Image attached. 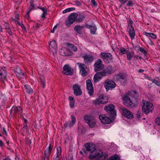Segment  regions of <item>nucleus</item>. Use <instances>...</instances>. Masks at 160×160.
<instances>
[{
  "label": "nucleus",
  "instance_id": "423d86ee",
  "mask_svg": "<svg viewBox=\"0 0 160 160\" xmlns=\"http://www.w3.org/2000/svg\"><path fill=\"white\" fill-rule=\"evenodd\" d=\"M108 96L101 95L98 99L93 100V102L95 105H97L106 103L108 102Z\"/></svg>",
  "mask_w": 160,
  "mask_h": 160
},
{
  "label": "nucleus",
  "instance_id": "a19ab883",
  "mask_svg": "<svg viewBox=\"0 0 160 160\" xmlns=\"http://www.w3.org/2000/svg\"><path fill=\"white\" fill-rule=\"evenodd\" d=\"M41 83L42 85V87L44 88L45 86L46 82L44 78L43 77L40 78Z\"/></svg>",
  "mask_w": 160,
  "mask_h": 160
},
{
  "label": "nucleus",
  "instance_id": "8fccbe9b",
  "mask_svg": "<svg viewBox=\"0 0 160 160\" xmlns=\"http://www.w3.org/2000/svg\"><path fill=\"white\" fill-rule=\"evenodd\" d=\"M75 3L77 5V6L81 5V2L80 0H75L74 1Z\"/></svg>",
  "mask_w": 160,
  "mask_h": 160
},
{
  "label": "nucleus",
  "instance_id": "9d476101",
  "mask_svg": "<svg viewBox=\"0 0 160 160\" xmlns=\"http://www.w3.org/2000/svg\"><path fill=\"white\" fill-rule=\"evenodd\" d=\"M104 85L107 91L116 87V84L115 82L112 80L109 79H107L105 81L104 83Z\"/></svg>",
  "mask_w": 160,
  "mask_h": 160
},
{
  "label": "nucleus",
  "instance_id": "c756f323",
  "mask_svg": "<svg viewBox=\"0 0 160 160\" xmlns=\"http://www.w3.org/2000/svg\"><path fill=\"white\" fill-rule=\"evenodd\" d=\"M84 28V27L83 26L76 25L74 27V30L77 33L81 34L82 33V31Z\"/></svg>",
  "mask_w": 160,
  "mask_h": 160
},
{
  "label": "nucleus",
  "instance_id": "412c9836",
  "mask_svg": "<svg viewBox=\"0 0 160 160\" xmlns=\"http://www.w3.org/2000/svg\"><path fill=\"white\" fill-rule=\"evenodd\" d=\"M13 113L14 115L18 114H21L22 113V111L19 106L13 107L10 110V114Z\"/></svg>",
  "mask_w": 160,
  "mask_h": 160
},
{
  "label": "nucleus",
  "instance_id": "de8ad7c7",
  "mask_svg": "<svg viewBox=\"0 0 160 160\" xmlns=\"http://www.w3.org/2000/svg\"><path fill=\"white\" fill-rule=\"evenodd\" d=\"M38 8H40L42 10L43 12H44V13H47V9L46 8H45L44 7H42V8L38 7Z\"/></svg>",
  "mask_w": 160,
  "mask_h": 160
},
{
  "label": "nucleus",
  "instance_id": "bf43d9fd",
  "mask_svg": "<svg viewBox=\"0 0 160 160\" xmlns=\"http://www.w3.org/2000/svg\"><path fill=\"white\" fill-rule=\"evenodd\" d=\"M21 26L23 30H25L26 29V27H25V26H24V25L23 24H22Z\"/></svg>",
  "mask_w": 160,
  "mask_h": 160
},
{
  "label": "nucleus",
  "instance_id": "6e6d98bb",
  "mask_svg": "<svg viewBox=\"0 0 160 160\" xmlns=\"http://www.w3.org/2000/svg\"><path fill=\"white\" fill-rule=\"evenodd\" d=\"M57 28V25H56L53 28V29H52V30H51V32H52V33H54V31H55V29H56Z\"/></svg>",
  "mask_w": 160,
  "mask_h": 160
},
{
  "label": "nucleus",
  "instance_id": "bb28decb",
  "mask_svg": "<svg viewBox=\"0 0 160 160\" xmlns=\"http://www.w3.org/2000/svg\"><path fill=\"white\" fill-rule=\"evenodd\" d=\"M128 32L131 39H134L135 35V32L134 28L132 27V25H131L129 28H128Z\"/></svg>",
  "mask_w": 160,
  "mask_h": 160
},
{
  "label": "nucleus",
  "instance_id": "f3484780",
  "mask_svg": "<svg viewBox=\"0 0 160 160\" xmlns=\"http://www.w3.org/2000/svg\"><path fill=\"white\" fill-rule=\"evenodd\" d=\"M7 69L4 67L0 69V81L4 82L6 80Z\"/></svg>",
  "mask_w": 160,
  "mask_h": 160
},
{
  "label": "nucleus",
  "instance_id": "dca6fc26",
  "mask_svg": "<svg viewBox=\"0 0 160 160\" xmlns=\"http://www.w3.org/2000/svg\"><path fill=\"white\" fill-rule=\"evenodd\" d=\"M62 73L65 75H72L73 74V69L70 67L68 65L64 66Z\"/></svg>",
  "mask_w": 160,
  "mask_h": 160
},
{
  "label": "nucleus",
  "instance_id": "393cba45",
  "mask_svg": "<svg viewBox=\"0 0 160 160\" xmlns=\"http://www.w3.org/2000/svg\"><path fill=\"white\" fill-rule=\"evenodd\" d=\"M14 72L18 77L22 78L24 77V73L22 71L20 68L18 67L15 68L14 70Z\"/></svg>",
  "mask_w": 160,
  "mask_h": 160
},
{
  "label": "nucleus",
  "instance_id": "37998d69",
  "mask_svg": "<svg viewBox=\"0 0 160 160\" xmlns=\"http://www.w3.org/2000/svg\"><path fill=\"white\" fill-rule=\"evenodd\" d=\"M5 29L7 30V32L11 30V29L9 27V25L7 23H5L4 25Z\"/></svg>",
  "mask_w": 160,
  "mask_h": 160
},
{
  "label": "nucleus",
  "instance_id": "49530a36",
  "mask_svg": "<svg viewBox=\"0 0 160 160\" xmlns=\"http://www.w3.org/2000/svg\"><path fill=\"white\" fill-rule=\"evenodd\" d=\"M155 122L156 124L160 126V118L158 117L155 119Z\"/></svg>",
  "mask_w": 160,
  "mask_h": 160
},
{
  "label": "nucleus",
  "instance_id": "4c0bfd02",
  "mask_svg": "<svg viewBox=\"0 0 160 160\" xmlns=\"http://www.w3.org/2000/svg\"><path fill=\"white\" fill-rule=\"evenodd\" d=\"M69 47L72 49V50L75 52L77 51V48L76 46H75L74 45L72 44L69 43L68 44Z\"/></svg>",
  "mask_w": 160,
  "mask_h": 160
},
{
  "label": "nucleus",
  "instance_id": "603ef678",
  "mask_svg": "<svg viewBox=\"0 0 160 160\" xmlns=\"http://www.w3.org/2000/svg\"><path fill=\"white\" fill-rule=\"evenodd\" d=\"M74 101L70 102V105L71 108H72L74 107Z\"/></svg>",
  "mask_w": 160,
  "mask_h": 160
},
{
  "label": "nucleus",
  "instance_id": "13d9d810",
  "mask_svg": "<svg viewBox=\"0 0 160 160\" xmlns=\"http://www.w3.org/2000/svg\"><path fill=\"white\" fill-rule=\"evenodd\" d=\"M122 4H124L125 3V2L124 1V0H118Z\"/></svg>",
  "mask_w": 160,
  "mask_h": 160
},
{
  "label": "nucleus",
  "instance_id": "6e6552de",
  "mask_svg": "<svg viewBox=\"0 0 160 160\" xmlns=\"http://www.w3.org/2000/svg\"><path fill=\"white\" fill-rule=\"evenodd\" d=\"M94 154H91L89 155V158L91 159H96L98 160H103L104 157L103 153L101 150L95 151Z\"/></svg>",
  "mask_w": 160,
  "mask_h": 160
},
{
  "label": "nucleus",
  "instance_id": "39448f33",
  "mask_svg": "<svg viewBox=\"0 0 160 160\" xmlns=\"http://www.w3.org/2000/svg\"><path fill=\"white\" fill-rule=\"evenodd\" d=\"M115 106L113 104H108L104 107V110L109 113L111 116L114 118L116 116V112L114 109Z\"/></svg>",
  "mask_w": 160,
  "mask_h": 160
},
{
  "label": "nucleus",
  "instance_id": "a878e982",
  "mask_svg": "<svg viewBox=\"0 0 160 160\" xmlns=\"http://www.w3.org/2000/svg\"><path fill=\"white\" fill-rule=\"evenodd\" d=\"M86 27L90 30V33L91 34H94L97 30V28L96 25H88V24H86Z\"/></svg>",
  "mask_w": 160,
  "mask_h": 160
},
{
  "label": "nucleus",
  "instance_id": "4d7b16f0",
  "mask_svg": "<svg viewBox=\"0 0 160 160\" xmlns=\"http://www.w3.org/2000/svg\"><path fill=\"white\" fill-rule=\"evenodd\" d=\"M47 13H44V12L41 15V17L42 18H45L46 17V15H47Z\"/></svg>",
  "mask_w": 160,
  "mask_h": 160
},
{
  "label": "nucleus",
  "instance_id": "09e8293b",
  "mask_svg": "<svg viewBox=\"0 0 160 160\" xmlns=\"http://www.w3.org/2000/svg\"><path fill=\"white\" fill-rule=\"evenodd\" d=\"M91 2L92 5L94 6H96L97 5V3L95 0H91Z\"/></svg>",
  "mask_w": 160,
  "mask_h": 160
},
{
  "label": "nucleus",
  "instance_id": "0e129e2a",
  "mask_svg": "<svg viewBox=\"0 0 160 160\" xmlns=\"http://www.w3.org/2000/svg\"><path fill=\"white\" fill-rule=\"evenodd\" d=\"M3 145V142L2 141L0 140V147H1Z\"/></svg>",
  "mask_w": 160,
  "mask_h": 160
},
{
  "label": "nucleus",
  "instance_id": "774afa93",
  "mask_svg": "<svg viewBox=\"0 0 160 160\" xmlns=\"http://www.w3.org/2000/svg\"><path fill=\"white\" fill-rule=\"evenodd\" d=\"M129 22H130V23H131V24H132V21L131 20H129Z\"/></svg>",
  "mask_w": 160,
  "mask_h": 160
},
{
  "label": "nucleus",
  "instance_id": "69168bd1",
  "mask_svg": "<svg viewBox=\"0 0 160 160\" xmlns=\"http://www.w3.org/2000/svg\"><path fill=\"white\" fill-rule=\"evenodd\" d=\"M17 21L18 24L20 26H21V25L22 24V23H20V22H19L18 21Z\"/></svg>",
  "mask_w": 160,
  "mask_h": 160
},
{
  "label": "nucleus",
  "instance_id": "7c9ffc66",
  "mask_svg": "<svg viewBox=\"0 0 160 160\" xmlns=\"http://www.w3.org/2000/svg\"><path fill=\"white\" fill-rule=\"evenodd\" d=\"M49 48L52 49H53L55 50L57 49V45L56 41L55 40L50 42L49 45Z\"/></svg>",
  "mask_w": 160,
  "mask_h": 160
},
{
  "label": "nucleus",
  "instance_id": "b1692460",
  "mask_svg": "<svg viewBox=\"0 0 160 160\" xmlns=\"http://www.w3.org/2000/svg\"><path fill=\"white\" fill-rule=\"evenodd\" d=\"M100 57L104 61L108 60H111L113 58L111 54L108 52H102L100 54Z\"/></svg>",
  "mask_w": 160,
  "mask_h": 160
},
{
  "label": "nucleus",
  "instance_id": "052dcab7",
  "mask_svg": "<svg viewBox=\"0 0 160 160\" xmlns=\"http://www.w3.org/2000/svg\"><path fill=\"white\" fill-rule=\"evenodd\" d=\"M8 32L9 35H12V33L11 31V30L8 31Z\"/></svg>",
  "mask_w": 160,
  "mask_h": 160
},
{
  "label": "nucleus",
  "instance_id": "2f4dec72",
  "mask_svg": "<svg viewBox=\"0 0 160 160\" xmlns=\"http://www.w3.org/2000/svg\"><path fill=\"white\" fill-rule=\"evenodd\" d=\"M144 34L147 36L153 39H156L157 38L156 35L153 33H148L146 32H143Z\"/></svg>",
  "mask_w": 160,
  "mask_h": 160
},
{
  "label": "nucleus",
  "instance_id": "c85d7f7f",
  "mask_svg": "<svg viewBox=\"0 0 160 160\" xmlns=\"http://www.w3.org/2000/svg\"><path fill=\"white\" fill-rule=\"evenodd\" d=\"M57 152H56L57 156L55 158H53L52 160H60L59 156L61 155V147H58L57 148Z\"/></svg>",
  "mask_w": 160,
  "mask_h": 160
},
{
  "label": "nucleus",
  "instance_id": "a18cd8bd",
  "mask_svg": "<svg viewBox=\"0 0 160 160\" xmlns=\"http://www.w3.org/2000/svg\"><path fill=\"white\" fill-rule=\"evenodd\" d=\"M128 2L127 3L128 6H132L134 5L133 2L131 0L128 1Z\"/></svg>",
  "mask_w": 160,
  "mask_h": 160
},
{
  "label": "nucleus",
  "instance_id": "6ab92c4d",
  "mask_svg": "<svg viewBox=\"0 0 160 160\" xmlns=\"http://www.w3.org/2000/svg\"><path fill=\"white\" fill-rule=\"evenodd\" d=\"M122 114L123 116L128 118L132 119L133 118V115L129 110L125 108H122Z\"/></svg>",
  "mask_w": 160,
  "mask_h": 160
},
{
  "label": "nucleus",
  "instance_id": "7ed1b4c3",
  "mask_svg": "<svg viewBox=\"0 0 160 160\" xmlns=\"http://www.w3.org/2000/svg\"><path fill=\"white\" fill-rule=\"evenodd\" d=\"M141 106L142 111L146 114H148L153 109L152 104L143 99L142 100Z\"/></svg>",
  "mask_w": 160,
  "mask_h": 160
},
{
  "label": "nucleus",
  "instance_id": "a211bd4d",
  "mask_svg": "<svg viewBox=\"0 0 160 160\" xmlns=\"http://www.w3.org/2000/svg\"><path fill=\"white\" fill-rule=\"evenodd\" d=\"M99 118L102 123L104 124L110 123L112 122V120L105 115L102 114L99 116Z\"/></svg>",
  "mask_w": 160,
  "mask_h": 160
},
{
  "label": "nucleus",
  "instance_id": "9b49d317",
  "mask_svg": "<svg viewBox=\"0 0 160 160\" xmlns=\"http://www.w3.org/2000/svg\"><path fill=\"white\" fill-rule=\"evenodd\" d=\"M77 64L80 70V74L82 77H84L86 76L88 73L86 70V69L87 68L86 65L83 63L80 62H78Z\"/></svg>",
  "mask_w": 160,
  "mask_h": 160
},
{
  "label": "nucleus",
  "instance_id": "79ce46f5",
  "mask_svg": "<svg viewBox=\"0 0 160 160\" xmlns=\"http://www.w3.org/2000/svg\"><path fill=\"white\" fill-rule=\"evenodd\" d=\"M138 50L143 53L145 56H146L147 55V52L145 50L142 48H139Z\"/></svg>",
  "mask_w": 160,
  "mask_h": 160
},
{
  "label": "nucleus",
  "instance_id": "3c124183",
  "mask_svg": "<svg viewBox=\"0 0 160 160\" xmlns=\"http://www.w3.org/2000/svg\"><path fill=\"white\" fill-rule=\"evenodd\" d=\"M2 133H4L6 136L7 135V131H6L4 128H2Z\"/></svg>",
  "mask_w": 160,
  "mask_h": 160
},
{
  "label": "nucleus",
  "instance_id": "5fc2aeb1",
  "mask_svg": "<svg viewBox=\"0 0 160 160\" xmlns=\"http://www.w3.org/2000/svg\"><path fill=\"white\" fill-rule=\"evenodd\" d=\"M69 99L70 102L73 101L74 98L72 96H70L69 97Z\"/></svg>",
  "mask_w": 160,
  "mask_h": 160
},
{
  "label": "nucleus",
  "instance_id": "2eb2a0df",
  "mask_svg": "<svg viewBox=\"0 0 160 160\" xmlns=\"http://www.w3.org/2000/svg\"><path fill=\"white\" fill-rule=\"evenodd\" d=\"M73 93L76 96L81 95L82 94V92L81 88V86L78 84H75L73 86Z\"/></svg>",
  "mask_w": 160,
  "mask_h": 160
},
{
  "label": "nucleus",
  "instance_id": "e433bc0d",
  "mask_svg": "<svg viewBox=\"0 0 160 160\" xmlns=\"http://www.w3.org/2000/svg\"><path fill=\"white\" fill-rule=\"evenodd\" d=\"M75 9V8H67L65 9V10H63L62 11V13H65L67 12H70L71 11H74Z\"/></svg>",
  "mask_w": 160,
  "mask_h": 160
},
{
  "label": "nucleus",
  "instance_id": "4468645a",
  "mask_svg": "<svg viewBox=\"0 0 160 160\" xmlns=\"http://www.w3.org/2000/svg\"><path fill=\"white\" fill-rule=\"evenodd\" d=\"M84 61L86 64H90L94 60V57L91 54H85L82 56Z\"/></svg>",
  "mask_w": 160,
  "mask_h": 160
},
{
  "label": "nucleus",
  "instance_id": "20e7f679",
  "mask_svg": "<svg viewBox=\"0 0 160 160\" xmlns=\"http://www.w3.org/2000/svg\"><path fill=\"white\" fill-rule=\"evenodd\" d=\"M122 99L124 105L128 108H131L136 106V104L132 103L128 94H125Z\"/></svg>",
  "mask_w": 160,
  "mask_h": 160
},
{
  "label": "nucleus",
  "instance_id": "f704fd0d",
  "mask_svg": "<svg viewBox=\"0 0 160 160\" xmlns=\"http://www.w3.org/2000/svg\"><path fill=\"white\" fill-rule=\"evenodd\" d=\"M30 5L29 7V10L28 12H27V13L26 17L28 19L29 18V14L30 12L34 8V5L33 3H30Z\"/></svg>",
  "mask_w": 160,
  "mask_h": 160
},
{
  "label": "nucleus",
  "instance_id": "f257e3e1",
  "mask_svg": "<svg viewBox=\"0 0 160 160\" xmlns=\"http://www.w3.org/2000/svg\"><path fill=\"white\" fill-rule=\"evenodd\" d=\"M78 14L75 13H72L68 17L65 21V24L67 26H70L75 21L78 22H82L86 18L84 15H80L78 17Z\"/></svg>",
  "mask_w": 160,
  "mask_h": 160
},
{
  "label": "nucleus",
  "instance_id": "680f3d73",
  "mask_svg": "<svg viewBox=\"0 0 160 160\" xmlns=\"http://www.w3.org/2000/svg\"><path fill=\"white\" fill-rule=\"evenodd\" d=\"M144 71V70L143 69H140L138 70V72L139 73H141Z\"/></svg>",
  "mask_w": 160,
  "mask_h": 160
},
{
  "label": "nucleus",
  "instance_id": "ddd939ff",
  "mask_svg": "<svg viewBox=\"0 0 160 160\" xmlns=\"http://www.w3.org/2000/svg\"><path fill=\"white\" fill-rule=\"evenodd\" d=\"M86 83L87 89L88 93L89 95L92 96L94 93V90L92 82L90 79H88L87 80Z\"/></svg>",
  "mask_w": 160,
  "mask_h": 160
},
{
  "label": "nucleus",
  "instance_id": "338daca9",
  "mask_svg": "<svg viewBox=\"0 0 160 160\" xmlns=\"http://www.w3.org/2000/svg\"><path fill=\"white\" fill-rule=\"evenodd\" d=\"M19 17V16L18 15H16L15 16V18L16 19H18Z\"/></svg>",
  "mask_w": 160,
  "mask_h": 160
},
{
  "label": "nucleus",
  "instance_id": "cd10ccee",
  "mask_svg": "<svg viewBox=\"0 0 160 160\" xmlns=\"http://www.w3.org/2000/svg\"><path fill=\"white\" fill-rule=\"evenodd\" d=\"M60 54L63 56H68L70 55L68 49L66 48L61 49L59 51Z\"/></svg>",
  "mask_w": 160,
  "mask_h": 160
},
{
  "label": "nucleus",
  "instance_id": "e2e57ef3",
  "mask_svg": "<svg viewBox=\"0 0 160 160\" xmlns=\"http://www.w3.org/2000/svg\"><path fill=\"white\" fill-rule=\"evenodd\" d=\"M149 44L150 45H153L154 44V43L152 41H151V40H150Z\"/></svg>",
  "mask_w": 160,
  "mask_h": 160
},
{
  "label": "nucleus",
  "instance_id": "58836bf2",
  "mask_svg": "<svg viewBox=\"0 0 160 160\" xmlns=\"http://www.w3.org/2000/svg\"><path fill=\"white\" fill-rule=\"evenodd\" d=\"M127 52V50L124 48H122L120 49L119 52V54L121 55H122L123 54L126 53Z\"/></svg>",
  "mask_w": 160,
  "mask_h": 160
},
{
  "label": "nucleus",
  "instance_id": "c9c22d12",
  "mask_svg": "<svg viewBox=\"0 0 160 160\" xmlns=\"http://www.w3.org/2000/svg\"><path fill=\"white\" fill-rule=\"evenodd\" d=\"M159 77H157L155 79H152V81L157 86H160V82L159 81Z\"/></svg>",
  "mask_w": 160,
  "mask_h": 160
},
{
  "label": "nucleus",
  "instance_id": "0eeeda50",
  "mask_svg": "<svg viewBox=\"0 0 160 160\" xmlns=\"http://www.w3.org/2000/svg\"><path fill=\"white\" fill-rule=\"evenodd\" d=\"M117 81L120 82L121 84L125 85L128 81V75L124 73H119L116 75Z\"/></svg>",
  "mask_w": 160,
  "mask_h": 160
},
{
  "label": "nucleus",
  "instance_id": "864d4df0",
  "mask_svg": "<svg viewBox=\"0 0 160 160\" xmlns=\"http://www.w3.org/2000/svg\"><path fill=\"white\" fill-rule=\"evenodd\" d=\"M28 128V126L27 124L24 125L23 127V129H24L23 130L27 131V129Z\"/></svg>",
  "mask_w": 160,
  "mask_h": 160
},
{
  "label": "nucleus",
  "instance_id": "72a5a7b5",
  "mask_svg": "<svg viewBox=\"0 0 160 160\" xmlns=\"http://www.w3.org/2000/svg\"><path fill=\"white\" fill-rule=\"evenodd\" d=\"M120 158L118 155L116 154L113 156L110 157L107 160H120Z\"/></svg>",
  "mask_w": 160,
  "mask_h": 160
},
{
  "label": "nucleus",
  "instance_id": "f03ea898",
  "mask_svg": "<svg viewBox=\"0 0 160 160\" xmlns=\"http://www.w3.org/2000/svg\"><path fill=\"white\" fill-rule=\"evenodd\" d=\"M114 72V71L111 66H108L102 72H97L94 76L93 79L95 83L98 82L102 77H105L107 75H109Z\"/></svg>",
  "mask_w": 160,
  "mask_h": 160
},
{
  "label": "nucleus",
  "instance_id": "aec40b11",
  "mask_svg": "<svg viewBox=\"0 0 160 160\" xmlns=\"http://www.w3.org/2000/svg\"><path fill=\"white\" fill-rule=\"evenodd\" d=\"M52 148L51 147V144H49L48 149L44 151V157H43L42 160H49V156Z\"/></svg>",
  "mask_w": 160,
  "mask_h": 160
},
{
  "label": "nucleus",
  "instance_id": "ea45409f",
  "mask_svg": "<svg viewBox=\"0 0 160 160\" xmlns=\"http://www.w3.org/2000/svg\"><path fill=\"white\" fill-rule=\"evenodd\" d=\"M133 55V53L132 52H128L127 54V59L129 61H130L132 56Z\"/></svg>",
  "mask_w": 160,
  "mask_h": 160
},
{
  "label": "nucleus",
  "instance_id": "5701e85b",
  "mask_svg": "<svg viewBox=\"0 0 160 160\" xmlns=\"http://www.w3.org/2000/svg\"><path fill=\"white\" fill-rule=\"evenodd\" d=\"M85 147L87 150L92 154H93L96 149L95 145L92 144L87 143L85 144Z\"/></svg>",
  "mask_w": 160,
  "mask_h": 160
},
{
  "label": "nucleus",
  "instance_id": "f8f14e48",
  "mask_svg": "<svg viewBox=\"0 0 160 160\" xmlns=\"http://www.w3.org/2000/svg\"><path fill=\"white\" fill-rule=\"evenodd\" d=\"M84 119L85 122L88 123L90 127L93 128L95 126L96 122L93 117L86 116L84 117Z\"/></svg>",
  "mask_w": 160,
  "mask_h": 160
},
{
  "label": "nucleus",
  "instance_id": "473e14b6",
  "mask_svg": "<svg viewBox=\"0 0 160 160\" xmlns=\"http://www.w3.org/2000/svg\"><path fill=\"white\" fill-rule=\"evenodd\" d=\"M24 87L27 92L28 93L31 94L33 92V90L29 85L26 84L25 85Z\"/></svg>",
  "mask_w": 160,
  "mask_h": 160
},
{
  "label": "nucleus",
  "instance_id": "4be33fe9",
  "mask_svg": "<svg viewBox=\"0 0 160 160\" xmlns=\"http://www.w3.org/2000/svg\"><path fill=\"white\" fill-rule=\"evenodd\" d=\"M72 120L71 121L66 122L64 124V126L66 128H71L75 124L76 119L73 115L71 116Z\"/></svg>",
  "mask_w": 160,
  "mask_h": 160
},
{
  "label": "nucleus",
  "instance_id": "c03bdc74",
  "mask_svg": "<svg viewBox=\"0 0 160 160\" xmlns=\"http://www.w3.org/2000/svg\"><path fill=\"white\" fill-rule=\"evenodd\" d=\"M6 102V100L5 98H2L1 104L2 106H4Z\"/></svg>",
  "mask_w": 160,
  "mask_h": 160
},
{
  "label": "nucleus",
  "instance_id": "1a4fd4ad",
  "mask_svg": "<svg viewBox=\"0 0 160 160\" xmlns=\"http://www.w3.org/2000/svg\"><path fill=\"white\" fill-rule=\"evenodd\" d=\"M94 66V70L95 72L102 70L104 67V65L102 64V61L100 59H98L95 61Z\"/></svg>",
  "mask_w": 160,
  "mask_h": 160
}]
</instances>
